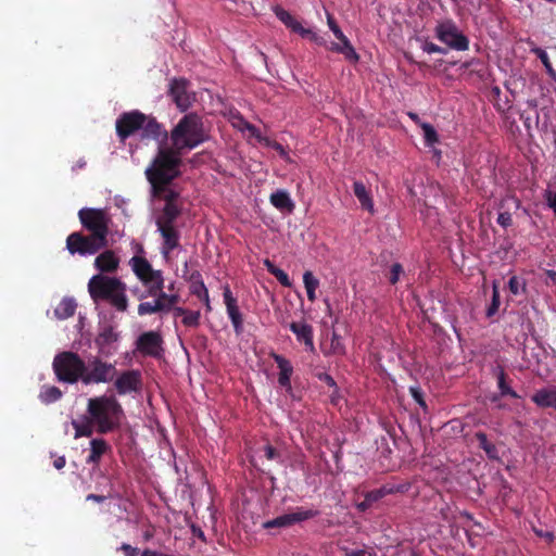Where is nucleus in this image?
Wrapping results in <instances>:
<instances>
[{
    "label": "nucleus",
    "instance_id": "nucleus-1",
    "mask_svg": "<svg viewBox=\"0 0 556 556\" xmlns=\"http://www.w3.org/2000/svg\"><path fill=\"white\" fill-rule=\"evenodd\" d=\"M178 167L179 160L175 153L161 151L144 172L151 185L152 197L166 202L162 214L156 219V222H164L165 225H174L180 214V208L176 203L178 194L168 187V184L178 176Z\"/></svg>",
    "mask_w": 556,
    "mask_h": 556
},
{
    "label": "nucleus",
    "instance_id": "nucleus-2",
    "mask_svg": "<svg viewBox=\"0 0 556 556\" xmlns=\"http://www.w3.org/2000/svg\"><path fill=\"white\" fill-rule=\"evenodd\" d=\"M86 415L73 419L74 438L91 437L93 432L109 433L119 427L124 410L113 395L90 397L87 403Z\"/></svg>",
    "mask_w": 556,
    "mask_h": 556
},
{
    "label": "nucleus",
    "instance_id": "nucleus-3",
    "mask_svg": "<svg viewBox=\"0 0 556 556\" xmlns=\"http://www.w3.org/2000/svg\"><path fill=\"white\" fill-rule=\"evenodd\" d=\"M78 216L90 235L71 233L66 240V248L71 254H94L108 244L106 237L111 219L104 211L97 208H81Z\"/></svg>",
    "mask_w": 556,
    "mask_h": 556
},
{
    "label": "nucleus",
    "instance_id": "nucleus-4",
    "mask_svg": "<svg viewBox=\"0 0 556 556\" xmlns=\"http://www.w3.org/2000/svg\"><path fill=\"white\" fill-rule=\"evenodd\" d=\"M88 291L94 302L106 301L118 312L128 307L126 285L116 277L94 275L88 282Z\"/></svg>",
    "mask_w": 556,
    "mask_h": 556
},
{
    "label": "nucleus",
    "instance_id": "nucleus-5",
    "mask_svg": "<svg viewBox=\"0 0 556 556\" xmlns=\"http://www.w3.org/2000/svg\"><path fill=\"white\" fill-rule=\"evenodd\" d=\"M170 139L175 150L162 149L157 142L159 152L168 151L175 153L180 161L178 152L184 149H193L205 140L202 119L197 114L185 115L172 130ZM160 153H157L159 155Z\"/></svg>",
    "mask_w": 556,
    "mask_h": 556
},
{
    "label": "nucleus",
    "instance_id": "nucleus-6",
    "mask_svg": "<svg viewBox=\"0 0 556 556\" xmlns=\"http://www.w3.org/2000/svg\"><path fill=\"white\" fill-rule=\"evenodd\" d=\"M136 130H141V137L143 139H166L167 132L161 128V126L150 117H147L139 112H130L124 114L116 122V131L122 139L127 138Z\"/></svg>",
    "mask_w": 556,
    "mask_h": 556
},
{
    "label": "nucleus",
    "instance_id": "nucleus-7",
    "mask_svg": "<svg viewBox=\"0 0 556 556\" xmlns=\"http://www.w3.org/2000/svg\"><path fill=\"white\" fill-rule=\"evenodd\" d=\"M85 362L73 352H63L54 357L53 369L60 381L83 382Z\"/></svg>",
    "mask_w": 556,
    "mask_h": 556
},
{
    "label": "nucleus",
    "instance_id": "nucleus-8",
    "mask_svg": "<svg viewBox=\"0 0 556 556\" xmlns=\"http://www.w3.org/2000/svg\"><path fill=\"white\" fill-rule=\"evenodd\" d=\"M129 265L138 279L148 288L149 294L163 289L164 279L160 270H154L151 264L142 256H134Z\"/></svg>",
    "mask_w": 556,
    "mask_h": 556
},
{
    "label": "nucleus",
    "instance_id": "nucleus-9",
    "mask_svg": "<svg viewBox=\"0 0 556 556\" xmlns=\"http://www.w3.org/2000/svg\"><path fill=\"white\" fill-rule=\"evenodd\" d=\"M115 375L116 368L113 364L102 362L98 357H92L85 363L83 383H105L113 380Z\"/></svg>",
    "mask_w": 556,
    "mask_h": 556
},
{
    "label": "nucleus",
    "instance_id": "nucleus-10",
    "mask_svg": "<svg viewBox=\"0 0 556 556\" xmlns=\"http://www.w3.org/2000/svg\"><path fill=\"white\" fill-rule=\"evenodd\" d=\"M437 38L456 51H465L469 47L468 38L452 21H444L435 28Z\"/></svg>",
    "mask_w": 556,
    "mask_h": 556
},
{
    "label": "nucleus",
    "instance_id": "nucleus-11",
    "mask_svg": "<svg viewBox=\"0 0 556 556\" xmlns=\"http://www.w3.org/2000/svg\"><path fill=\"white\" fill-rule=\"evenodd\" d=\"M327 24L330 30L333 33L334 37L339 40V42H331L330 45L326 43V48L332 52L341 53L345 56L346 60L351 62L358 61V54L355 49L352 47L348 37L343 34L341 28L336 23L334 18L331 14L327 13Z\"/></svg>",
    "mask_w": 556,
    "mask_h": 556
},
{
    "label": "nucleus",
    "instance_id": "nucleus-12",
    "mask_svg": "<svg viewBox=\"0 0 556 556\" xmlns=\"http://www.w3.org/2000/svg\"><path fill=\"white\" fill-rule=\"evenodd\" d=\"M169 93L181 111L188 110L195 100L194 92L190 90L186 79H173L169 85Z\"/></svg>",
    "mask_w": 556,
    "mask_h": 556
},
{
    "label": "nucleus",
    "instance_id": "nucleus-13",
    "mask_svg": "<svg viewBox=\"0 0 556 556\" xmlns=\"http://www.w3.org/2000/svg\"><path fill=\"white\" fill-rule=\"evenodd\" d=\"M316 511L312 509L298 508L294 511L278 516L271 520L264 522L263 527L266 529L270 528H287L296 522H301L311 519L316 516Z\"/></svg>",
    "mask_w": 556,
    "mask_h": 556
},
{
    "label": "nucleus",
    "instance_id": "nucleus-14",
    "mask_svg": "<svg viewBox=\"0 0 556 556\" xmlns=\"http://www.w3.org/2000/svg\"><path fill=\"white\" fill-rule=\"evenodd\" d=\"M137 350L148 356L157 357L161 355L163 349V339L156 331H148L142 333L137 339Z\"/></svg>",
    "mask_w": 556,
    "mask_h": 556
},
{
    "label": "nucleus",
    "instance_id": "nucleus-15",
    "mask_svg": "<svg viewBox=\"0 0 556 556\" xmlns=\"http://www.w3.org/2000/svg\"><path fill=\"white\" fill-rule=\"evenodd\" d=\"M156 226L163 239L161 252L165 258H168L169 253L179 244V231L175 225H165L164 222H156Z\"/></svg>",
    "mask_w": 556,
    "mask_h": 556
},
{
    "label": "nucleus",
    "instance_id": "nucleus-16",
    "mask_svg": "<svg viewBox=\"0 0 556 556\" xmlns=\"http://www.w3.org/2000/svg\"><path fill=\"white\" fill-rule=\"evenodd\" d=\"M223 295H224V303L226 305L227 314H228L229 319L231 320L233 329L237 333H241L242 329H243L242 315L237 305V300L233 298L228 286H226L224 288Z\"/></svg>",
    "mask_w": 556,
    "mask_h": 556
},
{
    "label": "nucleus",
    "instance_id": "nucleus-17",
    "mask_svg": "<svg viewBox=\"0 0 556 556\" xmlns=\"http://www.w3.org/2000/svg\"><path fill=\"white\" fill-rule=\"evenodd\" d=\"M223 295H224V303L226 305L227 314H228L229 319L231 320L233 329L237 333H241L242 329H243L242 315L237 305V300L233 298L228 286H226L224 288Z\"/></svg>",
    "mask_w": 556,
    "mask_h": 556
},
{
    "label": "nucleus",
    "instance_id": "nucleus-18",
    "mask_svg": "<svg viewBox=\"0 0 556 556\" xmlns=\"http://www.w3.org/2000/svg\"><path fill=\"white\" fill-rule=\"evenodd\" d=\"M228 121L235 128L245 134L248 138H254L257 141L263 140L260 130L247 122L238 111H229Z\"/></svg>",
    "mask_w": 556,
    "mask_h": 556
},
{
    "label": "nucleus",
    "instance_id": "nucleus-19",
    "mask_svg": "<svg viewBox=\"0 0 556 556\" xmlns=\"http://www.w3.org/2000/svg\"><path fill=\"white\" fill-rule=\"evenodd\" d=\"M139 386L140 375L135 370L125 371L115 380V388L118 394L137 391Z\"/></svg>",
    "mask_w": 556,
    "mask_h": 556
},
{
    "label": "nucleus",
    "instance_id": "nucleus-20",
    "mask_svg": "<svg viewBox=\"0 0 556 556\" xmlns=\"http://www.w3.org/2000/svg\"><path fill=\"white\" fill-rule=\"evenodd\" d=\"M290 330L295 334L298 341L303 342L309 352L315 351L313 341V328L306 323H292Z\"/></svg>",
    "mask_w": 556,
    "mask_h": 556
},
{
    "label": "nucleus",
    "instance_id": "nucleus-21",
    "mask_svg": "<svg viewBox=\"0 0 556 556\" xmlns=\"http://www.w3.org/2000/svg\"><path fill=\"white\" fill-rule=\"evenodd\" d=\"M119 258L113 251H104L94 260V266L100 273H114L118 268Z\"/></svg>",
    "mask_w": 556,
    "mask_h": 556
},
{
    "label": "nucleus",
    "instance_id": "nucleus-22",
    "mask_svg": "<svg viewBox=\"0 0 556 556\" xmlns=\"http://www.w3.org/2000/svg\"><path fill=\"white\" fill-rule=\"evenodd\" d=\"M532 401L542 408L556 409V388L547 387L538 390L532 395Z\"/></svg>",
    "mask_w": 556,
    "mask_h": 556
},
{
    "label": "nucleus",
    "instance_id": "nucleus-23",
    "mask_svg": "<svg viewBox=\"0 0 556 556\" xmlns=\"http://www.w3.org/2000/svg\"><path fill=\"white\" fill-rule=\"evenodd\" d=\"M270 203L280 212L292 213L294 210V202L292 201L290 194L286 190H277L270 195Z\"/></svg>",
    "mask_w": 556,
    "mask_h": 556
},
{
    "label": "nucleus",
    "instance_id": "nucleus-24",
    "mask_svg": "<svg viewBox=\"0 0 556 556\" xmlns=\"http://www.w3.org/2000/svg\"><path fill=\"white\" fill-rule=\"evenodd\" d=\"M353 191L362 207L372 214L375 212V205L370 191L362 181L356 180L353 184Z\"/></svg>",
    "mask_w": 556,
    "mask_h": 556
},
{
    "label": "nucleus",
    "instance_id": "nucleus-25",
    "mask_svg": "<svg viewBox=\"0 0 556 556\" xmlns=\"http://www.w3.org/2000/svg\"><path fill=\"white\" fill-rule=\"evenodd\" d=\"M89 445L90 454L87 463L98 465L101 457L110 450V445L104 439H92Z\"/></svg>",
    "mask_w": 556,
    "mask_h": 556
},
{
    "label": "nucleus",
    "instance_id": "nucleus-26",
    "mask_svg": "<svg viewBox=\"0 0 556 556\" xmlns=\"http://www.w3.org/2000/svg\"><path fill=\"white\" fill-rule=\"evenodd\" d=\"M118 340V334L113 328H104L96 339L101 353L109 354L111 352V345Z\"/></svg>",
    "mask_w": 556,
    "mask_h": 556
},
{
    "label": "nucleus",
    "instance_id": "nucleus-27",
    "mask_svg": "<svg viewBox=\"0 0 556 556\" xmlns=\"http://www.w3.org/2000/svg\"><path fill=\"white\" fill-rule=\"evenodd\" d=\"M274 359L280 370L278 377L279 384L285 388H290V378L293 371L290 362L278 354L274 355Z\"/></svg>",
    "mask_w": 556,
    "mask_h": 556
},
{
    "label": "nucleus",
    "instance_id": "nucleus-28",
    "mask_svg": "<svg viewBox=\"0 0 556 556\" xmlns=\"http://www.w3.org/2000/svg\"><path fill=\"white\" fill-rule=\"evenodd\" d=\"M76 309V302L74 299L65 298L54 309V315L59 319H66L74 315Z\"/></svg>",
    "mask_w": 556,
    "mask_h": 556
},
{
    "label": "nucleus",
    "instance_id": "nucleus-29",
    "mask_svg": "<svg viewBox=\"0 0 556 556\" xmlns=\"http://www.w3.org/2000/svg\"><path fill=\"white\" fill-rule=\"evenodd\" d=\"M153 295H156L155 300L162 312L170 311L179 300L177 294L165 293L162 289L156 291Z\"/></svg>",
    "mask_w": 556,
    "mask_h": 556
},
{
    "label": "nucleus",
    "instance_id": "nucleus-30",
    "mask_svg": "<svg viewBox=\"0 0 556 556\" xmlns=\"http://www.w3.org/2000/svg\"><path fill=\"white\" fill-rule=\"evenodd\" d=\"M303 283L308 300L314 302L316 300V290L319 287V280L313 275L312 271H305L303 274Z\"/></svg>",
    "mask_w": 556,
    "mask_h": 556
},
{
    "label": "nucleus",
    "instance_id": "nucleus-31",
    "mask_svg": "<svg viewBox=\"0 0 556 556\" xmlns=\"http://www.w3.org/2000/svg\"><path fill=\"white\" fill-rule=\"evenodd\" d=\"M293 31L298 33L303 38L309 39L311 41H313L314 43H316L318 46H326V43H327V40L323 36L317 34L313 29L303 27L300 22L298 23V26H295Z\"/></svg>",
    "mask_w": 556,
    "mask_h": 556
},
{
    "label": "nucleus",
    "instance_id": "nucleus-32",
    "mask_svg": "<svg viewBox=\"0 0 556 556\" xmlns=\"http://www.w3.org/2000/svg\"><path fill=\"white\" fill-rule=\"evenodd\" d=\"M61 396L62 392L54 386H45L39 393V399L46 404L56 402Z\"/></svg>",
    "mask_w": 556,
    "mask_h": 556
},
{
    "label": "nucleus",
    "instance_id": "nucleus-33",
    "mask_svg": "<svg viewBox=\"0 0 556 556\" xmlns=\"http://www.w3.org/2000/svg\"><path fill=\"white\" fill-rule=\"evenodd\" d=\"M531 52L534 53L541 60L548 76L553 79H556V71L553 68L546 51L539 47H533V48H531Z\"/></svg>",
    "mask_w": 556,
    "mask_h": 556
},
{
    "label": "nucleus",
    "instance_id": "nucleus-34",
    "mask_svg": "<svg viewBox=\"0 0 556 556\" xmlns=\"http://www.w3.org/2000/svg\"><path fill=\"white\" fill-rule=\"evenodd\" d=\"M276 16L292 31L298 26L299 21L295 20L288 11L280 7L274 9Z\"/></svg>",
    "mask_w": 556,
    "mask_h": 556
},
{
    "label": "nucleus",
    "instance_id": "nucleus-35",
    "mask_svg": "<svg viewBox=\"0 0 556 556\" xmlns=\"http://www.w3.org/2000/svg\"><path fill=\"white\" fill-rule=\"evenodd\" d=\"M420 127L424 132V139L425 143L428 147H432L434 143L438 142V134L435 129L428 123H420Z\"/></svg>",
    "mask_w": 556,
    "mask_h": 556
},
{
    "label": "nucleus",
    "instance_id": "nucleus-36",
    "mask_svg": "<svg viewBox=\"0 0 556 556\" xmlns=\"http://www.w3.org/2000/svg\"><path fill=\"white\" fill-rule=\"evenodd\" d=\"M508 288L514 295H520L526 292V282L522 278L513 276L508 281Z\"/></svg>",
    "mask_w": 556,
    "mask_h": 556
},
{
    "label": "nucleus",
    "instance_id": "nucleus-37",
    "mask_svg": "<svg viewBox=\"0 0 556 556\" xmlns=\"http://www.w3.org/2000/svg\"><path fill=\"white\" fill-rule=\"evenodd\" d=\"M162 312L160 305L156 303V300L153 302H142L138 305V314L139 315H148Z\"/></svg>",
    "mask_w": 556,
    "mask_h": 556
},
{
    "label": "nucleus",
    "instance_id": "nucleus-38",
    "mask_svg": "<svg viewBox=\"0 0 556 556\" xmlns=\"http://www.w3.org/2000/svg\"><path fill=\"white\" fill-rule=\"evenodd\" d=\"M477 439L479 441V445L485 451V453L491 458L496 457L495 446L489 443L486 435L484 433H477Z\"/></svg>",
    "mask_w": 556,
    "mask_h": 556
},
{
    "label": "nucleus",
    "instance_id": "nucleus-39",
    "mask_svg": "<svg viewBox=\"0 0 556 556\" xmlns=\"http://www.w3.org/2000/svg\"><path fill=\"white\" fill-rule=\"evenodd\" d=\"M200 321V312L199 311H186L182 317V324L187 327H197Z\"/></svg>",
    "mask_w": 556,
    "mask_h": 556
},
{
    "label": "nucleus",
    "instance_id": "nucleus-40",
    "mask_svg": "<svg viewBox=\"0 0 556 556\" xmlns=\"http://www.w3.org/2000/svg\"><path fill=\"white\" fill-rule=\"evenodd\" d=\"M498 389L502 395H509L515 399L518 397L517 393L506 383L503 371L498 375Z\"/></svg>",
    "mask_w": 556,
    "mask_h": 556
},
{
    "label": "nucleus",
    "instance_id": "nucleus-41",
    "mask_svg": "<svg viewBox=\"0 0 556 556\" xmlns=\"http://www.w3.org/2000/svg\"><path fill=\"white\" fill-rule=\"evenodd\" d=\"M260 142L264 143L267 147L273 148L285 160L289 159L288 152L286 151V149L280 143L276 142V141H271L268 138H265V137H263V140H261Z\"/></svg>",
    "mask_w": 556,
    "mask_h": 556
},
{
    "label": "nucleus",
    "instance_id": "nucleus-42",
    "mask_svg": "<svg viewBox=\"0 0 556 556\" xmlns=\"http://www.w3.org/2000/svg\"><path fill=\"white\" fill-rule=\"evenodd\" d=\"M193 293H195L200 299L204 301L207 309H211L208 292L203 282L194 287Z\"/></svg>",
    "mask_w": 556,
    "mask_h": 556
},
{
    "label": "nucleus",
    "instance_id": "nucleus-43",
    "mask_svg": "<svg viewBox=\"0 0 556 556\" xmlns=\"http://www.w3.org/2000/svg\"><path fill=\"white\" fill-rule=\"evenodd\" d=\"M345 556H374V553L370 548H349L344 547Z\"/></svg>",
    "mask_w": 556,
    "mask_h": 556
},
{
    "label": "nucleus",
    "instance_id": "nucleus-44",
    "mask_svg": "<svg viewBox=\"0 0 556 556\" xmlns=\"http://www.w3.org/2000/svg\"><path fill=\"white\" fill-rule=\"evenodd\" d=\"M498 306H500V292H498L497 286L494 283L493 285L492 304L488 309V316H492L493 314H495Z\"/></svg>",
    "mask_w": 556,
    "mask_h": 556
},
{
    "label": "nucleus",
    "instance_id": "nucleus-45",
    "mask_svg": "<svg viewBox=\"0 0 556 556\" xmlns=\"http://www.w3.org/2000/svg\"><path fill=\"white\" fill-rule=\"evenodd\" d=\"M497 224L500 226H502L503 228H507V227L511 226V224H513L511 214L508 212L500 213L497 216Z\"/></svg>",
    "mask_w": 556,
    "mask_h": 556
},
{
    "label": "nucleus",
    "instance_id": "nucleus-46",
    "mask_svg": "<svg viewBox=\"0 0 556 556\" xmlns=\"http://www.w3.org/2000/svg\"><path fill=\"white\" fill-rule=\"evenodd\" d=\"M273 275L278 279V281L282 286L289 287L291 285L288 274L285 273L282 269L278 268L273 270Z\"/></svg>",
    "mask_w": 556,
    "mask_h": 556
},
{
    "label": "nucleus",
    "instance_id": "nucleus-47",
    "mask_svg": "<svg viewBox=\"0 0 556 556\" xmlns=\"http://www.w3.org/2000/svg\"><path fill=\"white\" fill-rule=\"evenodd\" d=\"M403 273V268L400 264H393L391 267V276H390V282L396 283L400 279L401 274Z\"/></svg>",
    "mask_w": 556,
    "mask_h": 556
},
{
    "label": "nucleus",
    "instance_id": "nucleus-48",
    "mask_svg": "<svg viewBox=\"0 0 556 556\" xmlns=\"http://www.w3.org/2000/svg\"><path fill=\"white\" fill-rule=\"evenodd\" d=\"M119 549L124 552L125 556H140L141 555L137 547H134L127 543H123L119 546Z\"/></svg>",
    "mask_w": 556,
    "mask_h": 556
},
{
    "label": "nucleus",
    "instance_id": "nucleus-49",
    "mask_svg": "<svg viewBox=\"0 0 556 556\" xmlns=\"http://www.w3.org/2000/svg\"><path fill=\"white\" fill-rule=\"evenodd\" d=\"M331 350L334 354L343 353V345L340 338L336 333H333L331 338Z\"/></svg>",
    "mask_w": 556,
    "mask_h": 556
},
{
    "label": "nucleus",
    "instance_id": "nucleus-50",
    "mask_svg": "<svg viewBox=\"0 0 556 556\" xmlns=\"http://www.w3.org/2000/svg\"><path fill=\"white\" fill-rule=\"evenodd\" d=\"M545 200L548 207H551L556 215V192L547 190L545 192Z\"/></svg>",
    "mask_w": 556,
    "mask_h": 556
},
{
    "label": "nucleus",
    "instance_id": "nucleus-51",
    "mask_svg": "<svg viewBox=\"0 0 556 556\" xmlns=\"http://www.w3.org/2000/svg\"><path fill=\"white\" fill-rule=\"evenodd\" d=\"M424 51L431 54V53H445V50L435 43L432 42H426L422 47Z\"/></svg>",
    "mask_w": 556,
    "mask_h": 556
},
{
    "label": "nucleus",
    "instance_id": "nucleus-52",
    "mask_svg": "<svg viewBox=\"0 0 556 556\" xmlns=\"http://www.w3.org/2000/svg\"><path fill=\"white\" fill-rule=\"evenodd\" d=\"M380 497H381L380 492H370L366 495L365 500L368 501V503L371 505L372 502L378 501Z\"/></svg>",
    "mask_w": 556,
    "mask_h": 556
},
{
    "label": "nucleus",
    "instance_id": "nucleus-53",
    "mask_svg": "<svg viewBox=\"0 0 556 556\" xmlns=\"http://www.w3.org/2000/svg\"><path fill=\"white\" fill-rule=\"evenodd\" d=\"M410 392H412L414 399L419 403L420 406H425L426 405L424 400L421 399V394H420V392L418 390L412 388Z\"/></svg>",
    "mask_w": 556,
    "mask_h": 556
},
{
    "label": "nucleus",
    "instance_id": "nucleus-54",
    "mask_svg": "<svg viewBox=\"0 0 556 556\" xmlns=\"http://www.w3.org/2000/svg\"><path fill=\"white\" fill-rule=\"evenodd\" d=\"M536 534L539 536H542L544 538L546 541H552L553 540V533L549 532V531H542V530H535Z\"/></svg>",
    "mask_w": 556,
    "mask_h": 556
},
{
    "label": "nucleus",
    "instance_id": "nucleus-55",
    "mask_svg": "<svg viewBox=\"0 0 556 556\" xmlns=\"http://www.w3.org/2000/svg\"><path fill=\"white\" fill-rule=\"evenodd\" d=\"M265 454L268 459H274L276 457L275 448L269 445L265 447Z\"/></svg>",
    "mask_w": 556,
    "mask_h": 556
},
{
    "label": "nucleus",
    "instance_id": "nucleus-56",
    "mask_svg": "<svg viewBox=\"0 0 556 556\" xmlns=\"http://www.w3.org/2000/svg\"><path fill=\"white\" fill-rule=\"evenodd\" d=\"M53 465L56 469H62L65 466V458L63 456L58 457Z\"/></svg>",
    "mask_w": 556,
    "mask_h": 556
},
{
    "label": "nucleus",
    "instance_id": "nucleus-57",
    "mask_svg": "<svg viewBox=\"0 0 556 556\" xmlns=\"http://www.w3.org/2000/svg\"><path fill=\"white\" fill-rule=\"evenodd\" d=\"M172 309L174 312V316L175 317H180V316L184 317V315H185V313L187 311V309H185L182 307H175V306Z\"/></svg>",
    "mask_w": 556,
    "mask_h": 556
},
{
    "label": "nucleus",
    "instance_id": "nucleus-58",
    "mask_svg": "<svg viewBox=\"0 0 556 556\" xmlns=\"http://www.w3.org/2000/svg\"><path fill=\"white\" fill-rule=\"evenodd\" d=\"M369 506L370 504L366 500L356 505L357 509L361 511H365L367 508H369Z\"/></svg>",
    "mask_w": 556,
    "mask_h": 556
},
{
    "label": "nucleus",
    "instance_id": "nucleus-59",
    "mask_svg": "<svg viewBox=\"0 0 556 556\" xmlns=\"http://www.w3.org/2000/svg\"><path fill=\"white\" fill-rule=\"evenodd\" d=\"M264 264H265V266H266L267 270H268L271 275H273V270L278 269V267H276V266H275L270 261H268V260H266V261L264 262Z\"/></svg>",
    "mask_w": 556,
    "mask_h": 556
},
{
    "label": "nucleus",
    "instance_id": "nucleus-60",
    "mask_svg": "<svg viewBox=\"0 0 556 556\" xmlns=\"http://www.w3.org/2000/svg\"><path fill=\"white\" fill-rule=\"evenodd\" d=\"M87 500H93V501H97V502H101L103 500V497L99 496V495L90 494V495L87 496Z\"/></svg>",
    "mask_w": 556,
    "mask_h": 556
},
{
    "label": "nucleus",
    "instance_id": "nucleus-61",
    "mask_svg": "<svg viewBox=\"0 0 556 556\" xmlns=\"http://www.w3.org/2000/svg\"><path fill=\"white\" fill-rule=\"evenodd\" d=\"M408 115H409V117H410L413 121H415L416 123H418V124L420 125V121H419V118H418L417 114H415V113H409Z\"/></svg>",
    "mask_w": 556,
    "mask_h": 556
},
{
    "label": "nucleus",
    "instance_id": "nucleus-62",
    "mask_svg": "<svg viewBox=\"0 0 556 556\" xmlns=\"http://www.w3.org/2000/svg\"><path fill=\"white\" fill-rule=\"evenodd\" d=\"M151 538H152V534H151L150 532H146V533L143 534V539H144L146 541H149Z\"/></svg>",
    "mask_w": 556,
    "mask_h": 556
},
{
    "label": "nucleus",
    "instance_id": "nucleus-63",
    "mask_svg": "<svg viewBox=\"0 0 556 556\" xmlns=\"http://www.w3.org/2000/svg\"><path fill=\"white\" fill-rule=\"evenodd\" d=\"M78 165H79L80 167H84L85 163L78 162Z\"/></svg>",
    "mask_w": 556,
    "mask_h": 556
},
{
    "label": "nucleus",
    "instance_id": "nucleus-64",
    "mask_svg": "<svg viewBox=\"0 0 556 556\" xmlns=\"http://www.w3.org/2000/svg\"><path fill=\"white\" fill-rule=\"evenodd\" d=\"M78 165H79L80 167H84L85 163L78 162Z\"/></svg>",
    "mask_w": 556,
    "mask_h": 556
}]
</instances>
